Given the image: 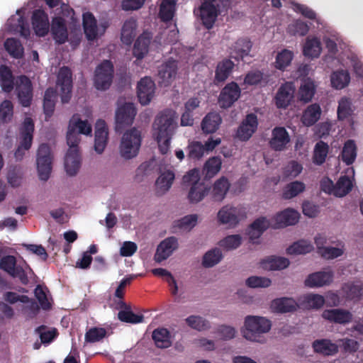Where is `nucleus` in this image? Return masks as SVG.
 <instances>
[{"instance_id":"f257e3e1","label":"nucleus","mask_w":363,"mask_h":363,"mask_svg":"<svg viewBox=\"0 0 363 363\" xmlns=\"http://www.w3.org/2000/svg\"><path fill=\"white\" fill-rule=\"evenodd\" d=\"M177 113L172 109L160 112L152 124L153 135L155 138L162 154H166L170 146V140L177 127Z\"/></svg>"},{"instance_id":"f03ea898","label":"nucleus","mask_w":363,"mask_h":363,"mask_svg":"<svg viewBox=\"0 0 363 363\" xmlns=\"http://www.w3.org/2000/svg\"><path fill=\"white\" fill-rule=\"evenodd\" d=\"M243 337L250 341L263 343V335L267 333L271 328V321L262 316L247 315L245 318Z\"/></svg>"},{"instance_id":"7ed1b4c3","label":"nucleus","mask_w":363,"mask_h":363,"mask_svg":"<svg viewBox=\"0 0 363 363\" xmlns=\"http://www.w3.org/2000/svg\"><path fill=\"white\" fill-rule=\"evenodd\" d=\"M231 0L203 1L200 6V18L202 24L207 29L213 28L217 17L223 12H227L230 6Z\"/></svg>"},{"instance_id":"20e7f679","label":"nucleus","mask_w":363,"mask_h":363,"mask_svg":"<svg viewBox=\"0 0 363 363\" xmlns=\"http://www.w3.org/2000/svg\"><path fill=\"white\" fill-rule=\"evenodd\" d=\"M140 132L135 128L125 132L120 144V153L122 157L129 160L138 154L141 145Z\"/></svg>"},{"instance_id":"39448f33","label":"nucleus","mask_w":363,"mask_h":363,"mask_svg":"<svg viewBox=\"0 0 363 363\" xmlns=\"http://www.w3.org/2000/svg\"><path fill=\"white\" fill-rule=\"evenodd\" d=\"M199 172L196 169L189 171L183 177L184 184H191L188 199L190 203H198L201 201L208 193L210 188L201 182Z\"/></svg>"},{"instance_id":"423d86ee","label":"nucleus","mask_w":363,"mask_h":363,"mask_svg":"<svg viewBox=\"0 0 363 363\" xmlns=\"http://www.w3.org/2000/svg\"><path fill=\"white\" fill-rule=\"evenodd\" d=\"M34 132V123L31 118H26L20 129V144L14 156L16 160H21L25 151L28 150L32 145Z\"/></svg>"},{"instance_id":"0eeeda50","label":"nucleus","mask_w":363,"mask_h":363,"mask_svg":"<svg viewBox=\"0 0 363 363\" xmlns=\"http://www.w3.org/2000/svg\"><path fill=\"white\" fill-rule=\"evenodd\" d=\"M51 150L46 143L41 144L37 152V169L40 179L48 180L52 171Z\"/></svg>"},{"instance_id":"6e6552de","label":"nucleus","mask_w":363,"mask_h":363,"mask_svg":"<svg viewBox=\"0 0 363 363\" xmlns=\"http://www.w3.org/2000/svg\"><path fill=\"white\" fill-rule=\"evenodd\" d=\"M113 65L110 60H104L99 65L94 74V86L98 90L108 89L113 78Z\"/></svg>"},{"instance_id":"1a4fd4ad","label":"nucleus","mask_w":363,"mask_h":363,"mask_svg":"<svg viewBox=\"0 0 363 363\" xmlns=\"http://www.w3.org/2000/svg\"><path fill=\"white\" fill-rule=\"evenodd\" d=\"M57 86L60 89L62 102L68 103L72 97V73L68 67L64 66L60 69Z\"/></svg>"},{"instance_id":"9d476101","label":"nucleus","mask_w":363,"mask_h":363,"mask_svg":"<svg viewBox=\"0 0 363 363\" xmlns=\"http://www.w3.org/2000/svg\"><path fill=\"white\" fill-rule=\"evenodd\" d=\"M241 96V89L235 82L228 83L220 91L218 104L220 108L226 109L231 107Z\"/></svg>"},{"instance_id":"9b49d317","label":"nucleus","mask_w":363,"mask_h":363,"mask_svg":"<svg viewBox=\"0 0 363 363\" xmlns=\"http://www.w3.org/2000/svg\"><path fill=\"white\" fill-rule=\"evenodd\" d=\"M136 113V108L132 103H125L119 106L116 111V130L121 131L125 126L131 125Z\"/></svg>"},{"instance_id":"f8f14e48","label":"nucleus","mask_w":363,"mask_h":363,"mask_svg":"<svg viewBox=\"0 0 363 363\" xmlns=\"http://www.w3.org/2000/svg\"><path fill=\"white\" fill-rule=\"evenodd\" d=\"M290 141L289 134L284 127H275L272 131L269 145L273 150L281 152L287 148Z\"/></svg>"},{"instance_id":"ddd939ff","label":"nucleus","mask_w":363,"mask_h":363,"mask_svg":"<svg viewBox=\"0 0 363 363\" xmlns=\"http://www.w3.org/2000/svg\"><path fill=\"white\" fill-rule=\"evenodd\" d=\"M295 87L291 82H286L280 86L274 97V103L278 108H286L294 98Z\"/></svg>"},{"instance_id":"4468645a","label":"nucleus","mask_w":363,"mask_h":363,"mask_svg":"<svg viewBox=\"0 0 363 363\" xmlns=\"http://www.w3.org/2000/svg\"><path fill=\"white\" fill-rule=\"evenodd\" d=\"M19 83L16 86V92L19 103L24 107L31 104L33 99V86L30 79L22 75L19 77Z\"/></svg>"},{"instance_id":"2eb2a0df","label":"nucleus","mask_w":363,"mask_h":363,"mask_svg":"<svg viewBox=\"0 0 363 363\" xmlns=\"http://www.w3.org/2000/svg\"><path fill=\"white\" fill-rule=\"evenodd\" d=\"M258 125L257 117L255 113H249L238 128L236 135L242 141L248 140L257 130Z\"/></svg>"},{"instance_id":"dca6fc26","label":"nucleus","mask_w":363,"mask_h":363,"mask_svg":"<svg viewBox=\"0 0 363 363\" xmlns=\"http://www.w3.org/2000/svg\"><path fill=\"white\" fill-rule=\"evenodd\" d=\"M155 84L150 77L142 78L138 84V97L142 105H147L153 98Z\"/></svg>"},{"instance_id":"f3484780","label":"nucleus","mask_w":363,"mask_h":363,"mask_svg":"<svg viewBox=\"0 0 363 363\" xmlns=\"http://www.w3.org/2000/svg\"><path fill=\"white\" fill-rule=\"evenodd\" d=\"M108 131L104 120L99 119L95 125L94 150L101 154L108 143Z\"/></svg>"},{"instance_id":"a211bd4d","label":"nucleus","mask_w":363,"mask_h":363,"mask_svg":"<svg viewBox=\"0 0 363 363\" xmlns=\"http://www.w3.org/2000/svg\"><path fill=\"white\" fill-rule=\"evenodd\" d=\"M177 247L178 241L175 237L164 239L157 246L154 259L159 263L167 259Z\"/></svg>"},{"instance_id":"6ab92c4d","label":"nucleus","mask_w":363,"mask_h":363,"mask_svg":"<svg viewBox=\"0 0 363 363\" xmlns=\"http://www.w3.org/2000/svg\"><path fill=\"white\" fill-rule=\"evenodd\" d=\"M299 213L293 209H286L278 213L273 218L274 223L272 227L274 229L282 228L288 225H293L298 223Z\"/></svg>"},{"instance_id":"aec40b11","label":"nucleus","mask_w":363,"mask_h":363,"mask_svg":"<svg viewBox=\"0 0 363 363\" xmlns=\"http://www.w3.org/2000/svg\"><path fill=\"white\" fill-rule=\"evenodd\" d=\"M322 317L330 323L345 325L352 320V314L347 310L342 308L326 309Z\"/></svg>"},{"instance_id":"412c9836","label":"nucleus","mask_w":363,"mask_h":363,"mask_svg":"<svg viewBox=\"0 0 363 363\" xmlns=\"http://www.w3.org/2000/svg\"><path fill=\"white\" fill-rule=\"evenodd\" d=\"M51 33L53 39L58 45L66 43L68 40V31L65 20L60 16L52 18L51 24Z\"/></svg>"},{"instance_id":"4be33fe9","label":"nucleus","mask_w":363,"mask_h":363,"mask_svg":"<svg viewBox=\"0 0 363 363\" xmlns=\"http://www.w3.org/2000/svg\"><path fill=\"white\" fill-rule=\"evenodd\" d=\"M32 25L37 35L43 37L49 31L48 14L40 9L35 10L32 16Z\"/></svg>"},{"instance_id":"5701e85b","label":"nucleus","mask_w":363,"mask_h":363,"mask_svg":"<svg viewBox=\"0 0 363 363\" xmlns=\"http://www.w3.org/2000/svg\"><path fill=\"white\" fill-rule=\"evenodd\" d=\"M334 274L331 270L320 271L313 273L305 280V285L308 287H320L329 285L333 280Z\"/></svg>"},{"instance_id":"b1692460","label":"nucleus","mask_w":363,"mask_h":363,"mask_svg":"<svg viewBox=\"0 0 363 363\" xmlns=\"http://www.w3.org/2000/svg\"><path fill=\"white\" fill-rule=\"evenodd\" d=\"M177 62L174 60L169 59L162 64L158 69V77L161 79L160 83L164 86L170 84L177 72Z\"/></svg>"},{"instance_id":"393cba45","label":"nucleus","mask_w":363,"mask_h":363,"mask_svg":"<svg viewBox=\"0 0 363 363\" xmlns=\"http://www.w3.org/2000/svg\"><path fill=\"white\" fill-rule=\"evenodd\" d=\"M240 216V209L233 206H225L218 211V218L220 223L234 227L239 223Z\"/></svg>"},{"instance_id":"a878e982","label":"nucleus","mask_w":363,"mask_h":363,"mask_svg":"<svg viewBox=\"0 0 363 363\" xmlns=\"http://www.w3.org/2000/svg\"><path fill=\"white\" fill-rule=\"evenodd\" d=\"M83 28L86 38L89 40H94L98 36L97 21L93 13L86 12L83 13Z\"/></svg>"},{"instance_id":"bb28decb","label":"nucleus","mask_w":363,"mask_h":363,"mask_svg":"<svg viewBox=\"0 0 363 363\" xmlns=\"http://www.w3.org/2000/svg\"><path fill=\"white\" fill-rule=\"evenodd\" d=\"M315 352L332 356L338 352V345L328 339L316 340L312 344Z\"/></svg>"},{"instance_id":"cd10ccee","label":"nucleus","mask_w":363,"mask_h":363,"mask_svg":"<svg viewBox=\"0 0 363 363\" xmlns=\"http://www.w3.org/2000/svg\"><path fill=\"white\" fill-rule=\"evenodd\" d=\"M252 48V43L245 38L238 39L231 48V57L239 61L247 56Z\"/></svg>"},{"instance_id":"c85d7f7f","label":"nucleus","mask_w":363,"mask_h":363,"mask_svg":"<svg viewBox=\"0 0 363 363\" xmlns=\"http://www.w3.org/2000/svg\"><path fill=\"white\" fill-rule=\"evenodd\" d=\"M271 308L275 312L285 313L295 311L298 308V304L291 298L282 297L273 300Z\"/></svg>"},{"instance_id":"c756f323","label":"nucleus","mask_w":363,"mask_h":363,"mask_svg":"<svg viewBox=\"0 0 363 363\" xmlns=\"http://www.w3.org/2000/svg\"><path fill=\"white\" fill-rule=\"evenodd\" d=\"M81 166L79 151H67L65 158V168L69 176H74Z\"/></svg>"},{"instance_id":"7c9ffc66","label":"nucleus","mask_w":363,"mask_h":363,"mask_svg":"<svg viewBox=\"0 0 363 363\" xmlns=\"http://www.w3.org/2000/svg\"><path fill=\"white\" fill-rule=\"evenodd\" d=\"M234 66V62L230 59H224L219 62L215 71V82L217 83L225 82L232 73Z\"/></svg>"},{"instance_id":"2f4dec72","label":"nucleus","mask_w":363,"mask_h":363,"mask_svg":"<svg viewBox=\"0 0 363 363\" xmlns=\"http://www.w3.org/2000/svg\"><path fill=\"white\" fill-rule=\"evenodd\" d=\"M222 122L220 114L217 112L208 113L202 120L201 129L204 133H215Z\"/></svg>"},{"instance_id":"473e14b6","label":"nucleus","mask_w":363,"mask_h":363,"mask_svg":"<svg viewBox=\"0 0 363 363\" xmlns=\"http://www.w3.org/2000/svg\"><path fill=\"white\" fill-rule=\"evenodd\" d=\"M347 300L358 301L363 296V286L361 283L347 282L341 289Z\"/></svg>"},{"instance_id":"72a5a7b5","label":"nucleus","mask_w":363,"mask_h":363,"mask_svg":"<svg viewBox=\"0 0 363 363\" xmlns=\"http://www.w3.org/2000/svg\"><path fill=\"white\" fill-rule=\"evenodd\" d=\"M321 108L318 104L309 105L303 111L301 121L306 126L314 125L320 118Z\"/></svg>"},{"instance_id":"f704fd0d","label":"nucleus","mask_w":363,"mask_h":363,"mask_svg":"<svg viewBox=\"0 0 363 363\" xmlns=\"http://www.w3.org/2000/svg\"><path fill=\"white\" fill-rule=\"evenodd\" d=\"M137 21L130 18L126 20L121 29V41L125 45H130L136 35Z\"/></svg>"},{"instance_id":"c9c22d12","label":"nucleus","mask_w":363,"mask_h":363,"mask_svg":"<svg viewBox=\"0 0 363 363\" xmlns=\"http://www.w3.org/2000/svg\"><path fill=\"white\" fill-rule=\"evenodd\" d=\"M230 188V183L227 178L222 177L213 186L211 196L214 201H221L225 196Z\"/></svg>"},{"instance_id":"e433bc0d","label":"nucleus","mask_w":363,"mask_h":363,"mask_svg":"<svg viewBox=\"0 0 363 363\" xmlns=\"http://www.w3.org/2000/svg\"><path fill=\"white\" fill-rule=\"evenodd\" d=\"M57 92L53 88H48L45 92L43 99V111L45 119L50 118L55 111Z\"/></svg>"},{"instance_id":"4c0bfd02","label":"nucleus","mask_w":363,"mask_h":363,"mask_svg":"<svg viewBox=\"0 0 363 363\" xmlns=\"http://www.w3.org/2000/svg\"><path fill=\"white\" fill-rule=\"evenodd\" d=\"M315 91V86L313 80L307 78L303 80L299 90V100L305 103L309 102L313 99Z\"/></svg>"},{"instance_id":"58836bf2","label":"nucleus","mask_w":363,"mask_h":363,"mask_svg":"<svg viewBox=\"0 0 363 363\" xmlns=\"http://www.w3.org/2000/svg\"><path fill=\"white\" fill-rule=\"evenodd\" d=\"M4 47L8 53L15 59H21L24 55V48L21 41L14 38H7Z\"/></svg>"},{"instance_id":"ea45409f","label":"nucleus","mask_w":363,"mask_h":363,"mask_svg":"<svg viewBox=\"0 0 363 363\" xmlns=\"http://www.w3.org/2000/svg\"><path fill=\"white\" fill-rule=\"evenodd\" d=\"M262 268L268 270H281L286 268L290 262L287 258L282 257L272 256L263 260L262 262Z\"/></svg>"},{"instance_id":"a19ab883","label":"nucleus","mask_w":363,"mask_h":363,"mask_svg":"<svg viewBox=\"0 0 363 363\" xmlns=\"http://www.w3.org/2000/svg\"><path fill=\"white\" fill-rule=\"evenodd\" d=\"M357 157V145L353 140H347L341 152V159L347 165H351Z\"/></svg>"},{"instance_id":"79ce46f5","label":"nucleus","mask_w":363,"mask_h":363,"mask_svg":"<svg viewBox=\"0 0 363 363\" xmlns=\"http://www.w3.org/2000/svg\"><path fill=\"white\" fill-rule=\"evenodd\" d=\"M321 43L318 38H307L303 46V52L306 57H318L321 52Z\"/></svg>"},{"instance_id":"37998d69","label":"nucleus","mask_w":363,"mask_h":363,"mask_svg":"<svg viewBox=\"0 0 363 363\" xmlns=\"http://www.w3.org/2000/svg\"><path fill=\"white\" fill-rule=\"evenodd\" d=\"M0 84L2 90L7 93L13 89V77L11 70L6 65L0 67Z\"/></svg>"},{"instance_id":"c03bdc74","label":"nucleus","mask_w":363,"mask_h":363,"mask_svg":"<svg viewBox=\"0 0 363 363\" xmlns=\"http://www.w3.org/2000/svg\"><path fill=\"white\" fill-rule=\"evenodd\" d=\"M352 189V182L347 176H342L333 186V193L335 196L343 197Z\"/></svg>"},{"instance_id":"a18cd8bd","label":"nucleus","mask_w":363,"mask_h":363,"mask_svg":"<svg viewBox=\"0 0 363 363\" xmlns=\"http://www.w3.org/2000/svg\"><path fill=\"white\" fill-rule=\"evenodd\" d=\"M152 336L157 347L167 348L172 344L169 332L166 328H162L155 329Z\"/></svg>"},{"instance_id":"49530a36","label":"nucleus","mask_w":363,"mask_h":363,"mask_svg":"<svg viewBox=\"0 0 363 363\" xmlns=\"http://www.w3.org/2000/svg\"><path fill=\"white\" fill-rule=\"evenodd\" d=\"M150 39L143 35H140L135 42L133 53L138 60L143 59L148 52Z\"/></svg>"},{"instance_id":"de8ad7c7","label":"nucleus","mask_w":363,"mask_h":363,"mask_svg":"<svg viewBox=\"0 0 363 363\" xmlns=\"http://www.w3.org/2000/svg\"><path fill=\"white\" fill-rule=\"evenodd\" d=\"M306 185L300 181H294L285 186L282 192V197L284 199H291L304 191Z\"/></svg>"},{"instance_id":"09e8293b","label":"nucleus","mask_w":363,"mask_h":363,"mask_svg":"<svg viewBox=\"0 0 363 363\" xmlns=\"http://www.w3.org/2000/svg\"><path fill=\"white\" fill-rule=\"evenodd\" d=\"M268 83L267 76L259 70H252L248 72L245 78L244 84L249 86H255L260 84L265 86Z\"/></svg>"},{"instance_id":"8fccbe9b","label":"nucleus","mask_w":363,"mask_h":363,"mask_svg":"<svg viewBox=\"0 0 363 363\" xmlns=\"http://www.w3.org/2000/svg\"><path fill=\"white\" fill-rule=\"evenodd\" d=\"M303 167L296 161L292 160L288 162L283 168L281 179L283 181H287L296 178L302 171Z\"/></svg>"},{"instance_id":"3c124183","label":"nucleus","mask_w":363,"mask_h":363,"mask_svg":"<svg viewBox=\"0 0 363 363\" xmlns=\"http://www.w3.org/2000/svg\"><path fill=\"white\" fill-rule=\"evenodd\" d=\"M223 254L219 248H213L206 252L202 259V265L206 268L213 267L220 262Z\"/></svg>"},{"instance_id":"603ef678","label":"nucleus","mask_w":363,"mask_h":363,"mask_svg":"<svg viewBox=\"0 0 363 363\" xmlns=\"http://www.w3.org/2000/svg\"><path fill=\"white\" fill-rule=\"evenodd\" d=\"M328 151L329 145L326 143L323 140L318 142L314 147L313 156V163L317 165L323 164L325 161Z\"/></svg>"},{"instance_id":"864d4df0","label":"nucleus","mask_w":363,"mask_h":363,"mask_svg":"<svg viewBox=\"0 0 363 363\" xmlns=\"http://www.w3.org/2000/svg\"><path fill=\"white\" fill-rule=\"evenodd\" d=\"M175 2L174 0H163L160 5L159 16L162 21H170L174 15Z\"/></svg>"},{"instance_id":"5fc2aeb1","label":"nucleus","mask_w":363,"mask_h":363,"mask_svg":"<svg viewBox=\"0 0 363 363\" xmlns=\"http://www.w3.org/2000/svg\"><path fill=\"white\" fill-rule=\"evenodd\" d=\"M174 180V173L172 170H167L162 173L156 180L157 189L163 194L167 191Z\"/></svg>"},{"instance_id":"6e6d98bb","label":"nucleus","mask_w":363,"mask_h":363,"mask_svg":"<svg viewBox=\"0 0 363 363\" xmlns=\"http://www.w3.org/2000/svg\"><path fill=\"white\" fill-rule=\"evenodd\" d=\"M350 81V76L346 70L334 72L331 75V84L337 89L345 88Z\"/></svg>"},{"instance_id":"4d7b16f0","label":"nucleus","mask_w":363,"mask_h":363,"mask_svg":"<svg viewBox=\"0 0 363 363\" xmlns=\"http://www.w3.org/2000/svg\"><path fill=\"white\" fill-rule=\"evenodd\" d=\"M313 250L312 244L306 240H299L294 242L286 249L289 255H302L311 252Z\"/></svg>"},{"instance_id":"13d9d810","label":"nucleus","mask_w":363,"mask_h":363,"mask_svg":"<svg viewBox=\"0 0 363 363\" xmlns=\"http://www.w3.org/2000/svg\"><path fill=\"white\" fill-rule=\"evenodd\" d=\"M187 156L190 160H199L206 152L203 145L199 141L191 142L187 147Z\"/></svg>"},{"instance_id":"bf43d9fd","label":"nucleus","mask_w":363,"mask_h":363,"mask_svg":"<svg viewBox=\"0 0 363 363\" xmlns=\"http://www.w3.org/2000/svg\"><path fill=\"white\" fill-rule=\"evenodd\" d=\"M107 332L104 328L93 327L89 328L85 333L84 340L86 342L94 343L100 342L106 336Z\"/></svg>"},{"instance_id":"052dcab7","label":"nucleus","mask_w":363,"mask_h":363,"mask_svg":"<svg viewBox=\"0 0 363 363\" xmlns=\"http://www.w3.org/2000/svg\"><path fill=\"white\" fill-rule=\"evenodd\" d=\"M69 125L74 128L79 134L89 135L91 133V126L87 121L81 120L78 116L74 115L69 121Z\"/></svg>"},{"instance_id":"680f3d73","label":"nucleus","mask_w":363,"mask_h":363,"mask_svg":"<svg viewBox=\"0 0 363 363\" xmlns=\"http://www.w3.org/2000/svg\"><path fill=\"white\" fill-rule=\"evenodd\" d=\"M293 57L294 53L292 51L289 50L287 49H284L283 50L279 52L276 57V68L280 70L284 69L291 64Z\"/></svg>"},{"instance_id":"e2e57ef3","label":"nucleus","mask_w":363,"mask_h":363,"mask_svg":"<svg viewBox=\"0 0 363 363\" xmlns=\"http://www.w3.org/2000/svg\"><path fill=\"white\" fill-rule=\"evenodd\" d=\"M353 110L352 108L351 100L348 98H342L338 103L337 118L343 121L352 116Z\"/></svg>"},{"instance_id":"0e129e2a","label":"nucleus","mask_w":363,"mask_h":363,"mask_svg":"<svg viewBox=\"0 0 363 363\" xmlns=\"http://www.w3.org/2000/svg\"><path fill=\"white\" fill-rule=\"evenodd\" d=\"M152 273L155 276L164 277L170 287L172 294L176 295L177 294L178 286L177 282L169 272L162 268H156L152 270Z\"/></svg>"},{"instance_id":"69168bd1","label":"nucleus","mask_w":363,"mask_h":363,"mask_svg":"<svg viewBox=\"0 0 363 363\" xmlns=\"http://www.w3.org/2000/svg\"><path fill=\"white\" fill-rule=\"evenodd\" d=\"M118 318L122 322L132 324L142 323L144 319V316L143 315L134 313L130 310V308H128V310L120 311L118 313Z\"/></svg>"},{"instance_id":"338daca9","label":"nucleus","mask_w":363,"mask_h":363,"mask_svg":"<svg viewBox=\"0 0 363 363\" xmlns=\"http://www.w3.org/2000/svg\"><path fill=\"white\" fill-rule=\"evenodd\" d=\"M221 160L218 157L209 158L204 164V170L208 177H214L221 168Z\"/></svg>"},{"instance_id":"774afa93","label":"nucleus","mask_w":363,"mask_h":363,"mask_svg":"<svg viewBox=\"0 0 363 363\" xmlns=\"http://www.w3.org/2000/svg\"><path fill=\"white\" fill-rule=\"evenodd\" d=\"M186 322L189 327L195 330L201 331L210 328V323L201 316L191 315L186 319Z\"/></svg>"}]
</instances>
